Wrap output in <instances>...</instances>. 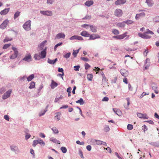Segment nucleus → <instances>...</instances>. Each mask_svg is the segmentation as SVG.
I'll list each match as a JSON object with an SVG mask.
<instances>
[{"label": "nucleus", "instance_id": "f257e3e1", "mask_svg": "<svg viewBox=\"0 0 159 159\" xmlns=\"http://www.w3.org/2000/svg\"><path fill=\"white\" fill-rule=\"evenodd\" d=\"M31 21L29 20L26 22L23 25L24 29L26 31H29L31 29Z\"/></svg>", "mask_w": 159, "mask_h": 159}, {"label": "nucleus", "instance_id": "f03ea898", "mask_svg": "<svg viewBox=\"0 0 159 159\" xmlns=\"http://www.w3.org/2000/svg\"><path fill=\"white\" fill-rule=\"evenodd\" d=\"M11 150L16 154H18L20 152V151L18 147L15 145H12L10 147Z\"/></svg>", "mask_w": 159, "mask_h": 159}, {"label": "nucleus", "instance_id": "7ed1b4c3", "mask_svg": "<svg viewBox=\"0 0 159 159\" xmlns=\"http://www.w3.org/2000/svg\"><path fill=\"white\" fill-rule=\"evenodd\" d=\"M11 92L12 90L11 89L8 90L2 95V99L5 100L9 98L10 96Z\"/></svg>", "mask_w": 159, "mask_h": 159}, {"label": "nucleus", "instance_id": "20e7f679", "mask_svg": "<svg viewBox=\"0 0 159 159\" xmlns=\"http://www.w3.org/2000/svg\"><path fill=\"white\" fill-rule=\"evenodd\" d=\"M138 36L143 39H148L151 38V36L148 34L146 32L143 34L139 33Z\"/></svg>", "mask_w": 159, "mask_h": 159}, {"label": "nucleus", "instance_id": "39448f33", "mask_svg": "<svg viewBox=\"0 0 159 159\" xmlns=\"http://www.w3.org/2000/svg\"><path fill=\"white\" fill-rule=\"evenodd\" d=\"M9 22V20L8 19H6L1 25L0 26V28L2 29H5L7 27Z\"/></svg>", "mask_w": 159, "mask_h": 159}, {"label": "nucleus", "instance_id": "423d86ee", "mask_svg": "<svg viewBox=\"0 0 159 159\" xmlns=\"http://www.w3.org/2000/svg\"><path fill=\"white\" fill-rule=\"evenodd\" d=\"M24 61L27 62H29L32 61V58L31 55L30 53L28 54L21 61Z\"/></svg>", "mask_w": 159, "mask_h": 159}, {"label": "nucleus", "instance_id": "0eeeda50", "mask_svg": "<svg viewBox=\"0 0 159 159\" xmlns=\"http://www.w3.org/2000/svg\"><path fill=\"white\" fill-rule=\"evenodd\" d=\"M123 12L122 10L120 9H116L115 11V15L116 16L120 17L122 16Z\"/></svg>", "mask_w": 159, "mask_h": 159}, {"label": "nucleus", "instance_id": "6e6552de", "mask_svg": "<svg viewBox=\"0 0 159 159\" xmlns=\"http://www.w3.org/2000/svg\"><path fill=\"white\" fill-rule=\"evenodd\" d=\"M40 13L44 15L47 16H51L52 15V11H40Z\"/></svg>", "mask_w": 159, "mask_h": 159}, {"label": "nucleus", "instance_id": "1a4fd4ad", "mask_svg": "<svg viewBox=\"0 0 159 159\" xmlns=\"http://www.w3.org/2000/svg\"><path fill=\"white\" fill-rule=\"evenodd\" d=\"M126 33H125L124 34L120 35L114 36L113 37V38L118 39H124L127 36Z\"/></svg>", "mask_w": 159, "mask_h": 159}, {"label": "nucleus", "instance_id": "9d476101", "mask_svg": "<svg viewBox=\"0 0 159 159\" xmlns=\"http://www.w3.org/2000/svg\"><path fill=\"white\" fill-rule=\"evenodd\" d=\"M126 2V0H117L115 1V4L116 6L121 5L125 4Z\"/></svg>", "mask_w": 159, "mask_h": 159}, {"label": "nucleus", "instance_id": "9b49d317", "mask_svg": "<svg viewBox=\"0 0 159 159\" xmlns=\"http://www.w3.org/2000/svg\"><path fill=\"white\" fill-rule=\"evenodd\" d=\"M120 72L121 75L124 77H126L129 75L128 71L124 69H121L120 70Z\"/></svg>", "mask_w": 159, "mask_h": 159}, {"label": "nucleus", "instance_id": "f8f14e48", "mask_svg": "<svg viewBox=\"0 0 159 159\" xmlns=\"http://www.w3.org/2000/svg\"><path fill=\"white\" fill-rule=\"evenodd\" d=\"M65 37V35L63 33H59L56 35L55 39H60L61 38H63L64 39Z\"/></svg>", "mask_w": 159, "mask_h": 159}, {"label": "nucleus", "instance_id": "ddd939ff", "mask_svg": "<svg viewBox=\"0 0 159 159\" xmlns=\"http://www.w3.org/2000/svg\"><path fill=\"white\" fill-rule=\"evenodd\" d=\"M151 87L152 90L154 91L156 93L158 94V91L157 90L158 87L156 84H152L151 85Z\"/></svg>", "mask_w": 159, "mask_h": 159}, {"label": "nucleus", "instance_id": "4468645a", "mask_svg": "<svg viewBox=\"0 0 159 159\" xmlns=\"http://www.w3.org/2000/svg\"><path fill=\"white\" fill-rule=\"evenodd\" d=\"M46 48L44 49L41 52L40 56L41 58L43 59L46 57Z\"/></svg>", "mask_w": 159, "mask_h": 159}, {"label": "nucleus", "instance_id": "2eb2a0df", "mask_svg": "<svg viewBox=\"0 0 159 159\" xmlns=\"http://www.w3.org/2000/svg\"><path fill=\"white\" fill-rule=\"evenodd\" d=\"M9 8H5L0 11V14L1 15H5L8 13V12L9 11Z\"/></svg>", "mask_w": 159, "mask_h": 159}, {"label": "nucleus", "instance_id": "dca6fc26", "mask_svg": "<svg viewBox=\"0 0 159 159\" xmlns=\"http://www.w3.org/2000/svg\"><path fill=\"white\" fill-rule=\"evenodd\" d=\"M89 37V40H94V39L98 38H100V37L98 35L94 34H93V35L90 34V35Z\"/></svg>", "mask_w": 159, "mask_h": 159}, {"label": "nucleus", "instance_id": "f3484780", "mask_svg": "<svg viewBox=\"0 0 159 159\" xmlns=\"http://www.w3.org/2000/svg\"><path fill=\"white\" fill-rule=\"evenodd\" d=\"M145 16V14L143 12L137 14L136 15L135 18L137 20L140 17H144Z\"/></svg>", "mask_w": 159, "mask_h": 159}, {"label": "nucleus", "instance_id": "a211bd4d", "mask_svg": "<svg viewBox=\"0 0 159 159\" xmlns=\"http://www.w3.org/2000/svg\"><path fill=\"white\" fill-rule=\"evenodd\" d=\"M93 4V0H88L85 2L84 5L86 6L89 7Z\"/></svg>", "mask_w": 159, "mask_h": 159}, {"label": "nucleus", "instance_id": "6ab92c4d", "mask_svg": "<svg viewBox=\"0 0 159 159\" xmlns=\"http://www.w3.org/2000/svg\"><path fill=\"white\" fill-rule=\"evenodd\" d=\"M113 110L114 112L117 115L120 116L122 115V112L121 111L117 108H113Z\"/></svg>", "mask_w": 159, "mask_h": 159}, {"label": "nucleus", "instance_id": "aec40b11", "mask_svg": "<svg viewBox=\"0 0 159 159\" xmlns=\"http://www.w3.org/2000/svg\"><path fill=\"white\" fill-rule=\"evenodd\" d=\"M116 24L117 26L121 28H124L125 26V23L124 21L121 22L117 23Z\"/></svg>", "mask_w": 159, "mask_h": 159}, {"label": "nucleus", "instance_id": "412c9836", "mask_svg": "<svg viewBox=\"0 0 159 159\" xmlns=\"http://www.w3.org/2000/svg\"><path fill=\"white\" fill-rule=\"evenodd\" d=\"M58 84L55 82L53 80H52V82L51 84V87L52 89H54L56 87L58 86Z\"/></svg>", "mask_w": 159, "mask_h": 159}, {"label": "nucleus", "instance_id": "4be33fe9", "mask_svg": "<svg viewBox=\"0 0 159 159\" xmlns=\"http://www.w3.org/2000/svg\"><path fill=\"white\" fill-rule=\"evenodd\" d=\"M146 2L147 4L149 7H152L153 4V2L152 0H146Z\"/></svg>", "mask_w": 159, "mask_h": 159}, {"label": "nucleus", "instance_id": "5701e85b", "mask_svg": "<svg viewBox=\"0 0 159 159\" xmlns=\"http://www.w3.org/2000/svg\"><path fill=\"white\" fill-rule=\"evenodd\" d=\"M82 36L86 37H89L90 34L86 31H82L80 34Z\"/></svg>", "mask_w": 159, "mask_h": 159}, {"label": "nucleus", "instance_id": "b1692460", "mask_svg": "<svg viewBox=\"0 0 159 159\" xmlns=\"http://www.w3.org/2000/svg\"><path fill=\"white\" fill-rule=\"evenodd\" d=\"M126 100L127 102V105L125 104H124V107L127 109V110L129 109V106L130 104V100H129V98H126Z\"/></svg>", "mask_w": 159, "mask_h": 159}, {"label": "nucleus", "instance_id": "393cba45", "mask_svg": "<svg viewBox=\"0 0 159 159\" xmlns=\"http://www.w3.org/2000/svg\"><path fill=\"white\" fill-rule=\"evenodd\" d=\"M50 140L55 143H57L59 144L60 143V141L57 140L54 137H51L50 138Z\"/></svg>", "mask_w": 159, "mask_h": 159}, {"label": "nucleus", "instance_id": "a878e982", "mask_svg": "<svg viewBox=\"0 0 159 159\" xmlns=\"http://www.w3.org/2000/svg\"><path fill=\"white\" fill-rule=\"evenodd\" d=\"M89 26L92 32L95 33L97 32V28L95 26H94L93 25H89Z\"/></svg>", "mask_w": 159, "mask_h": 159}, {"label": "nucleus", "instance_id": "bb28decb", "mask_svg": "<svg viewBox=\"0 0 159 159\" xmlns=\"http://www.w3.org/2000/svg\"><path fill=\"white\" fill-rule=\"evenodd\" d=\"M47 42L46 40H44L42 43H41L39 45H38V48H39L41 49H42L43 47L44 46L45 44Z\"/></svg>", "mask_w": 159, "mask_h": 159}, {"label": "nucleus", "instance_id": "cd10ccee", "mask_svg": "<svg viewBox=\"0 0 159 159\" xmlns=\"http://www.w3.org/2000/svg\"><path fill=\"white\" fill-rule=\"evenodd\" d=\"M56 115L55 116V118H56L57 120L58 121L60 120V116L61 115V113L60 112H57L56 113Z\"/></svg>", "mask_w": 159, "mask_h": 159}, {"label": "nucleus", "instance_id": "c85d7f7f", "mask_svg": "<svg viewBox=\"0 0 159 159\" xmlns=\"http://www.w3.org/2000/svg\"><path fill=\"white\" fill-rule=\"evenodd\" d=\"M48 111V110L44 109L41 110L39 113V116H40L44 115L45 113L46 112Z\"/></svg>", "mask_w": 159, "mask_h": 159}, {"label": "nucleus", "instance_id": "c756f323", "mask_svg": "<svg viewBox=\"0 0 159 159\" xmlns=\"http://www.w3.org/2000/svg\"><path fill=\"white\" fill-rule=\"evenodd\" d=\"M35 83L33 81L31 82L30 83V85L29 87V88L30 89H32L35 88Z\"/></svg>", "mask_w": 159, "mask_h": 159}, {"label": "nucleus", "instance_id": "7c9ffc66", "mask_svg": "<svg viewBox=\"0 0 159 159\" xmlns=\"http://www.w3.org/2000/svg\"><path fill=\"white\" fill-rule=\"evenodd\" d=\"M77 103H79L81 105H82L84 103V102L82 98H80L79 100L76 101Z\"/></svg>", "mask_w": 159, "mask_h": 159}, {"label": "nucleus", "instance_id": "2f4dec72", "mask_svg": "<svg viewBox=\"0 0 159 159\" xmlns=\"http://www.w3.org/2000/svg\"><path fill=\"white\" fill-rule=\"evenodd\" d=\"M51 129L53 133L54 134H57L59 132V131L57 128L55 127H53Z\"/></svg>", "mask_w": 159, "mask_h": 159}, {"label": "nucleus", "instance_id": "473e14b6", "mask_svg": "<svg viewBox=\"0 0 159 159\" xmlns=\"http://www.w3.org/2000/svg\"><path fill=\"white\" fill-rule=\"evenodd\" d=\"M34 58L35 60H39L41 59L40 55L39 54H35L34 55Z\"/></svg>", "mask_w": 159, "mask_h": 159}, {"label": "nucleus", "instance_id": "72a5a7b5", "mask_svg": "<svg viewBox=\"0 0 159 159\" xmlns=\"http://www.w3.org/2000/svg\"><path fill=\"white\" fill-rule=\"evenodd\" d=\"M34 77V74H31L30 75L29 77L27 78V79L28 81H31L32 80Z\"/></svg>", "mask_w": 159, "mask_h": 159}, {"label": "nucleus", "instance_id": "f704fd0d", "mask_svg": "<svg viewBox=\"0 0 159 159\" xmlns=\"http://www.w3.org/2000/svg\"><path fill=\"white\" fill-rule=\"evenodd\" d=\"M38 143L40 144L42 146H44L45 145V142L41 139H38Z\"/></svg>", "mask_w": 159, "mask_h": 159}, {"label": "nucleus", "instance_id": "c9c22d12", "mask_svg": "<svg viewBox=\"0 0 159 159\" xmlns=\"http://www.w3.org/2000/svg\"><path fill=\"white\" fill-rule=\"evenodd\" d=\"M18 53H14V54L10 56V58L11 59H14L17 57Z\"/></svg>", "mask_w": 159, "mask_h": 159}, {"label": "nucleus", "instance_id": "e433bc0d", "mask_svg": "<svg viewBox=\"0 0 159 159\" xmlns=\"http://www.w3.org/2000/svg\"><path fill=\"white\" fill-rule=\"evenodd\" d=\"M20 12L17 11L14 14V20L16 19L20 15Z\"/></svg>", "mask_w": 159, "mask_h": 159}, {"label": "nucleus", "instance_id": "4c0bfd02", "mask_svg": "<svg viewBox=\"0 0 159 159\" xmlns=\"http://www.w3.org/2000/svg\"><path fill=\"white\" fill-rule=\"evenodd\" d=\"M151 145H152L155 147H159V143H158L157 142H151L149 143Z\"/></svg>", "mask_w": 159, "mask_h": 159}, {"label": "nucleus", "instance_id": "58836bf2", "mask_svg": "<svg viewBox=\"0 0 159 159\" xmlns=\"http://www.w3.org/2000/svg\"><path fill=\"white\" fill-rule=\"evenodd\" d=\"M61 150L63 153H66L67 152V149L65 147H61Z\"/></svg>", "mask_w": 159, "mask_h": 159}, {"label": "nucleus", "instance_id": "ea45409f", "mask_svg": "<svg viewBox=\"0 0 159 159\" xmlns=\"http://www.w3.org/2000/svg\"><path fill=\"white\" fill-rule=\"evenodd\" d=\"M71 55L70 52H68L66 54L63 55V57L66 59H68L69 58Z\"/></svg>", "mask_w": 159, "mask_h": 159}, {"label": "nucleus", "instance_id": "a19ab883", "mask_svg": "<svg viewBox=\"0 0 159 159\" xmlns=\"http://www.w3.org/2000/svg\"><path fill=\"white\" fill-rule=\"evenodd\" d=\"M87 78L89 81H92L93 78V75L92 74H88L87 76Z\"/></svg>", "mask_w": 159, "mask_h": 159}, {"label": "nucleus", "instance_id": "79ce46f5", "mask_svg": "<svg viewBox=\"0 0 159 159\" xmlns=\"http://www.w3.org/2000/svg\"><path fill=\"white\" fill-rule=\"evenodd\" d=\"M124 22L125 24H126L127 25H129L132 24L134 22V21L131 20H129L125 21Z\"/></svg>", "mask_w": 159, "mask_h": 159}, {"label": "nucleus", "instance_id": "37998d69", "mask_svg": "<svg viewBox=\"0 0 159 159\" xmlns=\"http://www.w3.org/2000/svg\"><path fill=\"white\" fill-rule=\"evenodd\" d=\"M112 32L115 35L118 34L120 33L119 31L116 29H113L112 30Z\"/></svg>", "mask_w": 159, "mask_h": 159}, {"label": "nucleus", "instance_id": "c03bdc74", "mask_svg": "<svg viewBox=\"0 0 159 159\" xmlns=\"http://www.w3.org/2000/svg\"><path fill=\"white\" fill-rule=\"evenodd\" d=\"M62 44V43L61 42V43H59L57 44H56L54 47V50L55 51H56V50L57 48L58 47L61 45Z\"/></svg>", "mask_w": 159, "mask_h": 159}, {"label": "nucleus", "instance_id": "a18cd8bd", "mask_svg": "<svg viewBox=\"0 0 159 159\" xmlns=\"http://www.w3.org/2000/svg\"><path fill=\"white\" fill-rule=\"evenodd\" d=\"M110 129L108 125H106L104 128V130L106 132H108Z\"/></svg>", "mask_w": 159, "mask_h": 159}, {"label": "nucleus", "instance_id": "49530a36", "mask_svg": "<svg viewBox=\"0 0 159 159\" xmlns=\"http://www.w3.org/2000/svg\"><path fill=\"white\" fill-rule=\"evenodd\" d=\"M86 115L87 116H88L89 117H92L93 114L91 112V111H87L86 112Z\"/></svg>", "mask_w": 159, "mask_h": 159}, {"label": "nucleus", "instance_id": "de8ad7c7", "mask_svg": "<svg viewBox=\"0 0 159 159\" xmlns=\"http://www.w3.org/2000/svg\"><path fill=\"white\" fill-rule=\"evenodd\" d=\"M127 129L129 130H131L133 129V125L131 124H128L127 126Z\"/></svg>", "mask_w": 159, "mask_h": 159}, {"label": "nucleus", "instance_id": "09e8293b", "mask_svg": "<svg viewBox=\"0 0 159 159\" xmlns=\"http://www.w3.org/2000/svg\"><path fill=\"white\" fill-rule=\"evenodd\" d=\"M25 133L26 134V135L25 136V139L26 140H27L30 137L31 135L30 134H28L26 132V131H25Z\"/></svg>", "mask_w": 159, "mask_h": 159}, {"label": "nucleus", "instance_id": "8fccbe9b", "mask_svg": "<svg viewBox=\"0 0 159 159\" xmlns=\"http://www.w3.org/2000/svg\"><path fill=\"white\" fill-rule=\"evenodd\" d=\"M79 154L80 155L81 158H84V157L83 156V152H82V150L80 149H79Z\"/></svg>", "mask_w": 159, "mask_h": 159}, {"label": "nucleus", "instance_id": "3c124183", "mask_svg": "<svg viewBox=\"0 0 159 159\" xmlns=\"http://www.w3.org/2000/svg\"><path fill=\"white\" fill-rule=\"evenodd\" d=\"M63 98V96L61 95L59 97L56 98L55 99V102H57L60 99H62Z\"/></svg>", "mask_w": 159, "mask_h": 159}, {"label": "nucleus", "instance_id": "603ef678", "mask_svg": "<svg viewBox=\"0 0 159 159\" xmlns=\"http://www.w3.org/2000/svg\"><path fill=\"white\" fill-rule=\"evenodd\" d=\"M11 45V44L10 43L6 44L4 45L3 46V49H6L8 48L9 47H10Z\"/></svg>", "mask_w": 159, "mask_h": 159}, {"label": "nucleus", "instance_id": "864d4df0", "mask_svg": "<svg viewBox=\"0 0 159 159\" xmlns=\"http://www.w3.org/2000/svg\"><path fill=\"white\" fill-rule=\"evenodd\" d=\"M91 18V16L90 15H86L83 18V20L90 19Z\"/></svg>", "mask_w": 159, "mask_h": 159}, {"label": "nucleus", "instance_id": "5fc2aeb1", "mask_svg": "<svg viewBox=\"0 0 159 159\" xmlns=\"http://www.w3.org/2000/svg\"><path fill=\"white\" fill-rule=\"evenodd\" d=\"M53 61V60H51L48 58V62L50 64H54Z\"/></svg>", "mask_w": 159, "mask_h": 159}, {"label": "nucleus", "instance_id": "6e6d98bb", "mask_svg": "<svg viewBox=\"0 0 159 159\" xmlns=\"http://www.w3.org/2000/svg\"><path fill=\"white\" fill-rule=\"evenodd\" d=\"M149 94V93H146L145 92H143L142 94L140 96L139 98H142L144 96L146 95H148Z\"/></svg>", "mask_w": 159, "mask_h": 159}, {"label": "nucleus", "instance_id": "4d7b16f0", "mask_svg": "<svg viewBox=\"0 0 159 159\" xmlns=\"http://www.w3.org/2000/svg\"><path fill=\"white\" fill-rule=\"evenodd\" d=\"M38 140H34L33 141V146L34 147H35L38 144Z\"/></svg>", "mask_w": 159, "mask_h": 159}, {"label": "nucleus", "instance_id": "13d9d810", "mask_svg": "<svg viewBox=\"0 0 159 159\" xmlns=\"http://www.w3.org/2000/svg\"><path fill=\"white\" fill-rule=\"evenodd\" d=\"M74 70L75 71H78L80 68V66L79 65L75 66L74 67Z\"/></svg>", "mask_w": 159, "mask_h": 159}, {"label": "nucleus", "instance_id": "bf43d9fd", "mask_svg": "<svg viewBox=\"0 0 159 159\" xmlns=\"http://www.w3.org/2000/svg\"><path fill=\"white\" fill-rule=\"evenodd\" d=\"M102 141L98 140H96V144L98 145H101L102 144Z\"/></svg>", "mask_w": 159, "mask_h": 159}, {"label": "nucleus", "instance_id": "052dcab7", "mask_svg": "<svg viewBox=\"0 0 159 159\" xmlns=\"http://www.w3.org/2000/svg\"><path fill=\"white\" fill-rule=\"evenodd\" d=\"M147 31L146 32V33L148 34H154V33L152 31H151V30H149V29H147Z\"/></svg>", "mask_w": 159, "mask_h": 159}, {"label": "nucleus", "instance_id": "680f3d73", "mask_svg": "<svg viewBox=\"0 0 159 159\" xmlns=\"http://www.w3.org/2000/svg\"><path fill=\"white\" fill-rule=\"evenodd\" d=\"M76 143L78 144H79L80 145H84V142H81L80 141L77 140L76 142Z\"/></svg>", "mask_w": 159, "mask_h": 159}, {"label": "nucleus", "instance_id": "e2e57ef3", "mask_svg": "<svg viewBox=\"0 0 159 159\" xmlns=\"http://www.w3.org/2000/svg\"><path fill=\"white\" fill-rule=\"evenodd\" d=\"M90 67V66L87 63H86L85 64V69H88Z\"/></svg>", "mask_w": 159, "mask_h": 159}, {"label": "nucleus", "instance_id": "0e129e2a", "mask_svg": "<svg viewBox=\"0 0 159 159\" xmlns=\"http://www.w3.org/2000/svg\"><path fill=\"white\" fill-rule=\"evenodd\" d=\"M54 2V0H47V3L52 4Z\"/></svg>", "mask_w": 159, "mask_h": 159}, {"label": "nucleus", "instance_id": "69168bd1", "mask_svg": "<svg viewBox=\"0 0 159 159\" xmlns=\"http://www.w3.org/2000/svg\"><path fill=\"white\" fill-rule=\"evenodd\" d=\"M102 81L103 82H106L107 80L106 77L103 73H102Z\"/></svg>", "mask_w": 159, "mask_h": 159}, {"label": "nucleus", "instance_id": "338daca9", "mask_svg": "<svg viewBox=\"0 0 159 159\" xmlns=\"http://www.w3.org/2000/svg\"><path fill=\"white\" fill-rule=\"evenodd\" d=\"M153 20L155 22L159 21V17L156 16V17L153 19Z\"/></svg>", "mask_w": 159, "mask_h": 159}, {"label": "nucleus", "instance_id": "774afa93", "mask_svg": "<svg viewBox=\"0 0 159 159\" xmlns=\"http://www.w3.org/2000/svg\"><path fill=\"white\" fill-rule=\"evenodd\" d=\"M109 100V98L106 97H104L102 100V101L103 102H107Z\"/></svg>", "mask_w": 159, "mask_h": 159}]
</instances>
